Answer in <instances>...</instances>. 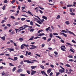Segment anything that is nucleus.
I'll use <instances>...</instances> for the list:
<instances>
[{
    "label": "nucleus",
    "mask_w": 76,
    "mask_h": 76,
    "mask_svg": "<svg viewBox=\"0 0 76 76\" xmlns=\"http://www.w3.org/2000/svg\"><path fill=\"white\" fill-rule=\"evenodd\" d=\"M20 57L21 58H23L24 57V56L23 55L20 56Z\"/></svg>",
    "instance_id": "nucleus-62"
},
{
    "label": "nucleus",
    "mask_w": 76,
    "mask_h": 76,
    "mask_svg": "<svg viewBox=\"0 0 76 76\" xmlns=\"http://www.w3.org/2000/svg\"><path fill=\"white\" fill-rule=\"evenodd\" d=\"M26 21L27 22L29 23L30 22V20H26Z\"/></svg>",
    "instance_id": "nucleus-56"
},
{
    "label": "nucleus",
    "mask_w": 76,
    "mask_h": 76,
    "mask_svg": "<svg viewBox=\"0 0 76 76\" xmlns=\"http://www.w3.org/2000/svg\"><path fill=\"white\" fill-rule=\"evenodd\" d=\"M34 36H32V37L31 38L29 39V41H32L33 40V38H34Z\"/></svg>",
    "instance_id": "nucleus-17"
},
{
    "label": "nucleus",
    "mask_w": 76,
    "mask_h": 76,
    "mask_svg": "<svg viewBox=\"0 0 76 76\" xmlns=\"http://www.w3.org/2000/svg\"><path fill=\"white\" fill-rule=\"evenodd\" d=\"M59 72H60V73H61L62 74L63 73H64V71L62 69H59Z\"/></svg>",
    "instance_id": "nucleus-10"
},
{
    "label": "nucleus",
    "mask_w": 76,
    "mask_h": 76,
    "mask_svg": "<svg viewBox=\"0 0 76 76\" xmlns=\"http://www.w3.org/2000/svg\"><path fill=\"white\" fill-rule=\"evenodd\" d=\"M66 44H67L69 45H70L71 46H73L72 45H71L70 43H69L66 42Z\"/></svg>",
    "instance_id": "nucleus-21"
},
{
    "label": "nucleus",
    "mask_w": 76,
    "mask_h": 76,
    "mask_svg": "<svg viewBox=\"0 0 76 76\" xmlns=\"http://www.w3.org/2000/svg\"><path fill=\"white\" fill-rule=\"evenodd\" d=\"M65 66H66L68 67H70V65H69V64H66V65H65Z\"/></svg>",
    "instance_id": "nucleus-34"
},
{
    "label": "nucleus",
    "mask_w": 76,
    "mask_h": 76,
    "mask_svg": "<svg viewBox=\"0 0 76 76\" xmlns=\"http://www.w3.org/2000/svg\"><path fill=\"white\" fill-rule=\"evenodd\" d=\"M24 48H25V47L24 46V45H22L21 46V49H23Z\"/></svg>",
    "instance_id": "nucleus-25"
},
{
    "label": "nucleus",
    "mask_w": 76,
    "mask_h": 76,
    "mask_svg": "<svg viewBox=\"0 0 76 76\" xmlns=\"http://www.w3.org/2000/svg\"><path fill=\"white\" fill-rule=\"evenodd\" d=\"M65 24H66V25H69V21H66V22H65Z\"/></svg>",
    "instance_id": "nucleus-14"
},
{
    "label": "nucleus",
    "mask_w": 76,
    "mask_h": 76,
    "mask_svg": "<svg viewBox=\"0 0 76 76\" xmlns=\"http://www.w3.org/2000/svg\"><path fill=\"white\" fill-rule=\"evenodd\" d=\"M41 38L40 37H39L37 36V37H35L34 38V39H38V38Z\"/></svg>",
    "instance_id": "nucleus-39"
},
{
    "label": "nucleus",
    "mask_w": 76,
    "mask_h": 76,
    "mask_svg": "<svg viewBox=\"0 0 76 76\" xmlns=\"http://www.w3.org/2000/svg\"><path fill=\"white\" fill-rule=\"evenodd\" d=\"M68 58H73V56H72L70 55L68 56Z\"/></svg>",
    "instance_id": "nucleus-28"
},
{
    "label": "nucleus",
    "mask_w": 76,
    "mask_h": 76,
    "mask_svg": "<svg viewBox=\"0 0 76 76\" xmlns=\"http://www.w3.org/2000/svg\"><path fill=\"white\" fill-rule=\"evenodd\" d=\"M51 69H49L47 70V72L48 73H50V72L51 71Z\"/></svg>",
    "instance_id": "nucleus-13"
},
{
    "label": "nucleus",
    "mask_w": 76,
    "mask_h": 76,
    "mask_svg": "<svg viewBox=\"0 0 76 76\" xmlns=\"http://www.w3.org/2000/svg\"><path fill=\"white\" fill-rule=\"evenodd\" d=\"M23 46H25V47H29V45L28 44H27V45H26L25 44H23Z\"/></svg>",
    "instance_id": "nucleus-15"
},
{
    "label": "nucleus",
    "mask_w": 76,
    "mask_h": 76,
    "mask_svg": "<svg viewBox=\"0 0 76 76\" xmlns=\"http://www.w3.org/2000/svg\"><path fill=\"white\" fill-rule=\"evenodd\" d=\"M27 73L29 74V75H30V71H29V70H27Z\"/></svg>",
    "instance_id": "nucleus-46"
},
{
    "label": "nucleus",
    "mask_w": 76,
    "mask_h": 76,
    "mask_svg": "<svg viewBox=\"0 0 76 76\" xmlns=\"http://www.w3.org/2000/svg\"><path fill=\"white\" fill-rule=\"evenodd\" d=\"M40 67L42 69H45L44 66L43 65H40Z\"/></svg>",
    "instance_id": "nucleus-26"
},
{
    "label": "nucleus",
    "mask_w": 76,
    "mask_h": 76,
    "mask_svg": "<svg viewBox=\"0 0 76 76\" xmlns=\"http://www.w3.org/2000/svg\"><path fill=\"white\" fill-rule=\"evenodd\" d=\"M54 53L56 55H57L58 54V53L56 51H55L54 52Z\"/></svg>",
    "instance_id": "nucleus-55"
},
{
    "label": "nucleus",
    "mask_w": 76,
    "mask_h": 76,
    "mask_svg": "<svg viewBox=\"0 0 76 76\" xmlns=\"http://www.w3.org/2000/svg\"><path fill=\"white\" fill-rule=\"evenodd\" d=\"M10 66H14V65L12 64V63H10L9 64Z\"/></svg>",
    "instance_id": "nucleus-43"
},
{
    "label": "nucleus",
    "mask_w": 76,
    "mask_h": 76,
    "mask_svg": "<svg viewBox=\"0 0 76 76\" xmlns=\"http://www.w3.org/2000/svg\"><path fill=\"white\" fill-rule=\"evenodd\" d=\"M70 51L71 52H72V53H75V51L73 50L72 49H70Z\"/></svg>",
    "instance_id": "nucleus-27"
},
{
    "label": "nucleus",
    "mask_w": 76,
    "mask_h": 76,
    "mask_svg": "<svg viewBox=\"0 0 76 76\" xmlns=\"http://www.w3.org/2000/svg\"><path fill=\"white\" fill-rule=\"evenodd\" d=\"M61 32H62V33H66L67 32L69 33V34H72V35H74V36H76V35L74 34V33L73 32H72L70 31H67H67H65L64 30H62L61 31Z\"/></svg>",
    "instance_id": "nucleus-1"
},
{
    "label": "nucleus",
    "mask_w": 76,
    "mask_h": 76,
    "mask_svg": "<svg viewBox=\"0 0 76 76\" xmlns=\"http://www.w3.org/2000/svg\"><path fill=\"white\" fill-rule=\"evenodd\" d=\"M26 20V18H21V20L22 21L24 20Z\"/></svg>",
    "instance_id": "nucleus-49"
},
{
    "label": "nucleus",
    "mask_w": 76,
    "mask_h": 76,
    "mask_svg": "<svg viewBox=\"0 0 76 76\" xmlns=\"http://www.w3.org/2000/svg\"><path fill=\"white\" fill-rule=\"evenodd\" d=\"M22 69H18V70H17V72H22Z\"/></svg>",
    "instance_id": "nucleus-11"
},
{
    "label": "nucleus",
    "mask_w": 76,
    "mask_h": 76,
    "mask_svg": "<svg viewBox=\"0 0 76 76\" xmlns=\"http://www.w3.org/2000/svg\"><path fill=\"white\" fill-rule=\"evenodd\" d=\"M31 72H32L34 74L36 72V71L33 70H31Z\"/></svg>",
    "instance_id": "nucleus-38"
},
{
    "label": "nucleus",
    "mask_w": 76,
    "mask_h": 76,
    "mask_svg": "<svg viewBox=\"0 0 76 76\" xmlns=\"http://www.w3.org/2000/svg\"><path fill=\"white\" fill-rule=\"evenodd\" d=\"M16 68L15 67H14L12 69V71L13 72H14L16 70Z\"/></svg>",
    "instance_id": "nucleus-22"
},
{
    "label": "nucleus",
    "mask_w": 76,
    "mask_h": 76,
    "mask_svg": "<svg viewBox=\"0 0 76 76\" xmlns=\"http://www.w3.org/2000/svg\"><path fill=\"white\" fill-rule=\"evenodd\" d=\"M15 2V0H13L11 1V4H13Z\"/></svg>",
    "instance_id": "nucleus-36"
},
{
    "label": "nucleus",
    "mask_w": 76,
    "mask_h": 76,
    "mask_svg": "<svg viewBox=\"0 0 76 76\" xmlns=\"http://www.w3.org/2000/svg\"><path fill=\"white\" fill-rule=\"evenodd\" d=\"M10 12H15V11L14 10H10Z\"/></svg>",
    "instance_id": "nucleus-61"
},
{
    "label": "nucleus",
    "mask_w": 76,
    "mask_h": 76,
    "mask_svg": "<svg viewBox=\"0 0 76 76\" xmlns=\"http://www.w3.org/2000/svg\"><path fill=\"white\" fill-rule=\"evenodd\" d=\"M42 35L44 36L45 35V34L44 33H40L38 35V36H42Z\"/></svg>",
    "instance_id": "nucleus-9"
},
{
    "label": "nucleus",
    "mask_w": 76,
    "mask_h": 76,
    "mask_svg": "<svg viewBox=\"0 0 76 76\" xmlns=\"http://www.w3.org/2000/svg\"><path fill=\"white\" fill-rule=\"evenodd\" d=\"M36 67V66H31V69L33 70V69H34Z\"/></svg>",
    "instance_id": "nucleus-16"
},
{
    "label": "nucleus",
    "mask_w": 76,
    "mask_h": 76,
    "mask_svg": "<svg viewBox=\"0 0 76 76\" xmlns=\"http://www.w3.org/2000/svg\"><path fill=\"white\" fill-rule=\"evenodd\" d=\"M20 64L21 65H23V61H22L20 62Z\"/></svg>",
    "instance_id": "nucleus-59"
},
{
    "label": "nucleus",
    "mask_w": 76,
    "mask_h": 76,
    "mask_svg": "<svg viewBox=\"0 0 76 76\" xmlns=\"http://www.w3.org/2000/svg\"><path fill=\"white\" fill-rule=\"evenodd\" d=\"M29 61V60H25L24 61V62H27V64H33L34 61Z\"/></svg>",
    "instance_id": "nucleus-2"
},
{
    "label": "nucleus",
    "mask_w": 76,
    "mask_h": 76,
    "mask_svg": "<svg viewBox=\"0 0 76 76\" xmlns=\"http://www.w3.org/2000/svg\"><path fill=\"white\" fill-rule=\"evenodd\" d=\"M11 18L13 19H15V18L12 15L11 16Z\"/></svg>",
    "instance_id": "nucleus-37"
},
{
    "label": "nucleus",
    "mask_w": 76,
    "mask_h": 76,
    "mask_svg": "<svg viewBox=\"0 0 76 76\" xmlns=\"http://www.w3.org/2000/svg\"><path fill=\"white\" fill-rule=\"evenodd\" d=\"M50 27L49 26L48 27V28H46L45 30L47 31H48L49 30V29H50Z\"/></svg>",
    "instance_id": "nucleus-20"
},
{
    "label": "nucleus",
    "mask_w": 76,
    "mask_h": 76,
    "mask_svg": "<svg viewBox=\"0 0 76 76\" xmlns=\"http://www.w3.org/2000/svg\"><path fill=\"white\" fill-rule=\"evenodd\" d=\"M46 37H44L42 38L44 40H46Z\"/></svg>",
    "instance_id": "nucleus-45"
},
{
    "label": "nucleus",
    "mask_w": 76,
    "mask_h": 76,
    "mask_svg": "<svg viewBox=\"0 0 76 76\" xmlns=\"http://www.w3.org/2000/svg\"><path fill=\"white\" fill-rule=\"evenodd\" d=\"M23 12H25L28 14H30L32 16H34V15H33L32 14L31 12H30V11H28V12H27L26 11H25L23 10Z\"/></svg>",
    "instance_id": "nucleus-4"
},
{
    "label": "nucleus",
    "mask_w": 76,
    "mask_h": 76,
    "mask_svg": "<svg viewBox=\"0 0 76 76\" xmlns=\"http://www.w3.org/2000/svg\"><path fill=\"white\" fill-rule=\"evenodd\" d=\"M56 76H58L60 74V73L59 72H56Z\"/></svg>",
    "instance_id": "nucleus-30"
},
{
    "label": "nucleus",
    "mask_w": 76,
    "mask_h": 76,
    "mask_svg": "<svg viewBox=\"0 0 76 76\" xmlns=\"http://www.w3.org/2000/svg\"><path fill=\"white\" fill-rule=\"evenodd\" d=\"M19 40L20 41H21V40H23V38H19Z\"/></svg>",
    "instance_id": "nucleus-60"
},
{
    "label": "nucleus",
    "mask_w": 76,
    "mask_h": 76,
    "mask_svg": "<svg viewBox=\"0 0 76 76\" xmlns=\"http://www.w3.org/2000/svg\"><path fill=\"white\" fill-rule=\"evenodd\" d=\"M14 23L15 24V25H18L19 24L18 22L15 23Z\"/></svg>",
    "instance_id": "nucleus-53"
},
{
    "label": "nucleus",
    "mask_w": 76,
    "mask_h": 76,
    "mask_svg": "<svg viewBox=\"0 0 76 76\" xmlns=\"http://www.w3.org/2000/svg\"><path fill=\"white\" fill-rule=\"evenodd\" d=\"M60 34L63 35H64V36L65 37H67V35L66 34H65L64 33H62V32H60Z\"/></svg>",
    "instance_id": "nucleus-6"
},
{
    "label": "nucleus",
    "mask_w": 76,
    "mask_h": 76,
    "mask_svg": "<svg viewBox=\"0 0 76 76\" xmlns=\"http://www.w3.org/2000/svg\"><path fill=\"white\" fill-rule=\"evenodd\" d=\"M53 74V73L52 72H51L50 74V76H52Z\"/></svg>",
    "instance_id": "nucleus-52"
},
{
    "label": "nucleus",
    "mask_w": 76,
    "mask_h": 76,
    "mask_svg": "<svg viewBox=\"0 0 76 76\" xmlns=\"http://www.w3.org/2000/svg\"><path fill=\"white\" fill-rule=\"evenodd\" d=\"M20 76H25L26 75L23 74H22L20 75Z\"/></svg>",
    "instance_id": "nucleus-58"
},
{
    "label": "nucleus",
    "mask_w": 76,
    "mask_h": 76,
    "mask_svg": "<svg viewBox=\"0 0 76 76\" xmlns=\"http://www.w3.org/2000/svg\"><path fill=\"white\" fill-rule=\"evenodd\" d=\"M8 1H7V0H5L4 1V3H8Z\"/></svg>",
    "instance_id": "nucleus-44"
},
{
    "label": "nucleus",
    "mask_w": 76,
    "mask_h": 76,
    "mask_svg": "<svg viewBox=\"0 0 76 76\" xmlns=\"http://www.w3.org/2000/svg\"><path fill=\"white\" fill-rule=\"evenodd\" d=\"M7 26H8L9 27H10L11 26V25L10 24H7Z\"/></svg>",
    "instance_id": "nucleus-48"
},
{
    "label": "nucleus",
    "mask_w": 76,
    "mask_h": 76,
    "mask_svg": "<svg viewBox=\"0 0 76 76\" xmlns=\"http://www.w3.org/2000/svg\"><path fill=\"white\" fill-rule=\"evenodd\" d=\"M34 30V29H31L30 30V31H31V32H33Z\"/></svg>",
    "instance_id": "nucleus-54"
},
{
    "label": "nucleus",
    "mask_w": 76,
    "mask_h": 76,
    "mask_svg": "<svg viewBox=\"0 0 76 76\" xmlns=\"http://www.w3.org/2000/svg\"><path fill=\"white\" fill-rule=\"evenodd\" d=\"M51 40V38H49L48 39V40H47V42H49L50 41V40Z\"/></svg>",
    "instance_id": "nucleus-63"
},
{
    "label": "nucleus",
    "mask_w": 76,
    "mask_h": 76,
    "mask_svg": "<svg viewBox=\"0 0 76 76\" xmlns=\"http://www.w3.org/2000/svg\"><path fill=\"white\" fill-rule=\"evenodd\" d=\"M61 50L64 51H66V48L64 45H62L61 47Z\"/></svg>",
    "instance_id": "nucleus-3"
},
{
    "label": "nucleus",
    "mask_w": 76,
    "mask_h": 76,
    "mask_svg": "<svg viewBox=\"0 0 76 76\" xmlns=\"http://www.w3.org/2000/svg\"><path fill=\"white\" fill-rule=\"evenodd\" d=\"M60 18V16L59 15H58L57 16V17L56 18V19H58L59 18Z\"/></svg>",
    "instance_id": "nucleus-47"
},
{
    "label": "nucleus",
    "mask_w": 76,
    "mask_h": 76,
    "mask_svg": "<svg viewBox=\"0 0 76 76\" xmlns=\"http://www.w3.org/2000/svg\"><path fill=\"white\" fill-rule=\"evenodd\" d=\"M53 35L55 36H57L58 35V34L57 33H53Z\"/></svg>",
    "instance_id": "nucleus-24"
},
{
    "label": "nucleus",
    "mask_w": 76,
    "mask_h": 76,
    "mask_svg": "<svg viewBox=\"0 0 76 76\" xmlns=\"http://www.w3.org/2000/svg\"><path fill=\"white\" fill-rule=\"evenodd\" d=\"M22 17H23V16H24V17H26V18H28V16H27V15H22Z\"/></svg>",
    "instance_id": "nucleus-41"
},
{
    "label": "nucleus",
    "mask_w": 76,
    "mask_h": 76,
    "mask_svg": "<svg viewBox=\"0 0 76 76\" xmlns=\"http://www.w3.org/2000/svg\"><path fill=\"white\" fill-rule=\"evenodd\" d=\"M37 22L40 24H42V23L40 22V21L39 20L37 21Z\"/></svg>",
    "instance_id": "nucleus-32"
},
{
    "label": "nucleus",
    "mask_w": 76,
    "mask_h": 76,
    "mask_svg": "<svg viewBox=\"0 0 76 76\" xmlns=\"http://www.w3.org/2000/svg\"><path fill=\"white\" fill-rule=\"evenodd\" d=\"M70 15L74 16L75 15V14L73 12L70 13Z\"/></svg>",
    "instance_id": "nucleus-19"
},
{
    "label": "nucleus",
    "mask_w": 76,
    "mask_h": 76,
    "mask_svg": "<svg viewBox=\"0 0 76 76\" xmlns=\"http://www.w3.org/2000/svg\"><path fill=\"white\" fill-rule=\"evenodd\" d=\"M5 7H6V6L5 5H4V6L3 7L2 10H5Z\"/></svg>",
    "instance_id": "nucleus-29"
},
{
    "label": "nucleus",
    "mask_w": 76,
    "mask_h": 76,
    "mask_svg": "<svg viewBox=\"0 0 76 76\" xmlns=\"http://www.w3.org/2000/svg\"><path fill=\"white\" fill-rule=\"evenodd\" d=\"M30 24L31 25H33V22L32 21H31L30 22Z\"/></svg>",
    "instance_id": "nucleus-31"
},
{
    "label": "nucleus",
    "mask_w": 76,
    "mask_h": 76,
    "mask_svg": "<svg viewBox=\"0 0 76 76\" xmlns=\"http://www.w3.org/2000/svg\"><path fill=\"white\" fill-rule=\"evenodd\" d=\"M11 34L12 35H13L14 34H15V32L14 31H12L11 32Z\"/></svg>",
    "instance_id": "nucleus-64"
},
{
    "label": "nucleus",
    "mask_w": 76,
    "mask_h": 76,
    "mask_svg": "<svg viewBox=\"0 0 76 76\" xmlns=\"http://www.w3.org/2000/svg\"><path fill=\"white\" fill-rule=\"evenodd\" d=\"M18 57H14V60L15 61L16 60L18 59Z\"/></svg>",
    "instance_id": "nucleus-33"
},
{
    "label": "nucleus",
    "mask_w": 76,
    "mask_h": 76,
    "mask_svg": "<svg viewBox=\"0 0 76 76\" xmlns=\"http://www.w3.org/2000/svg\"><path fill=\"white\" fill-rule=\"evenodd\" d=\"M35 25H36L37 26H38V27H40V26L39 25V24H37V23H35Z\"/></svg>",
    "instance_id": "nucleus-57"
},
{
    "label": "nucleus",
    "mask_w": 76,
    "mask_h": 76,
    "mask_svg": "<svg viewBox=\"0 0 76 76\" xmlns=\"http://www.w3.org/2000/svg\"><path fill=\"white\" fill-rule=\"evenodd\" d=\"M56 37L59 38L60 39L62 40V39L59 36H56Z\"/></svg>",
    "instance_id": "nucleus-35"
},
{
    "label": "nucleus",
    "mask_w": 76,
    "mask_h": 76,
    "mask_svg": "<svg viewBox=\"0 0 76 76\" xmlns=\"http://www.w3.org/2000/svg\"><path fill=\"white\" fill-rule=\"evenodd\" d=\"M10 50V52H11L12 51H13L14 50V49L12 48H7L5 50Z\"/></svg>",
    "instance_id": "nucleus-7"
},
{
    "label": "nucleus",
    "mask_w": 76,
    "mask_h": 76,
    "mask_svg": "<svg viewBox=\"0 0 76 76\" xmlns=\"http://www.w3.org/2000/svg\"><path fill=\"white\" fill-rule=\"evenodd\" d=\"M42 18L43 19H45V20H47V19H48L45 16H43L42 17Z\"/></svg>",
    "instance_id": "nucleus-12"
},
{
    "label": "nucleus",
    "mask_w": 76,
    "mask_h": 76,
    "mask_svg": "<svg viewBox=\"0 0 76 76\" xmlns=\"http://www.w3.org/2000/svg\"><path fill=\"white\" fill-rule=\"evenodd\" d=\"M53 37V34L51 33L50 34V38H52Z\"/></svg>",
    "instance_id": "nucleus-18"
},
{
    "label": "nucleus",
    "mask_w": 76,
    "mask_h": 76,
    "mask_svg": "<svg viewBox=\"0 0 76 76\" xmlns=\"http://www.w3.org/2000/svg\"><path fill=\"white\" fill-rule=\"evenodd\" d=\"M72 6V5H68L66 6L67 7H71Z\"/></svg>",
    "instance_id": "nucleus-23"
},
{
    "label": "nucleus",
    "mask_w": 76,
    "mask_h": 76,
    "mask_svg": "<svg viewBox=\"0 0 76 76\" xmlns=\"http://www.w3.org/2000/svg\"><path fill=\"white\" fill-rule=\"evenodd\" d=\"M0 38L2 40H3V41H4L5 39V36H3V37H0Z\"/></svg>",
    "instance_id": "nucleus-8"
},
{
    "label": "nucleus",
    "mask_w": 76,
    "mask_h": 76,
    "mask_svg": "<svg viewBox=\"0 0 76 76\" xmlns=\"http://www.w3.org/2000/svg\"><path fill=\"white\" fill-rule=\"evenodd\" d=\"M39 11L40 12L41 14H42L43 13V12L41 10H39Z\"/></svg>",
    "instance_id": "nucleus-50"
},
{
    "label": "nucleus",
    "mask_w": 76,
    "mask_h": 76,
    "mask_svg": "<svg viewBox=\"0 0 76 76\" xmlns=\"http://www.w3.org/2000/svg\"><path fill=\"white\" fill-rule=\"evenodd\" d=\"M30 46L32 47L30 48V49H31V50H34V48H37L36 46H34L33 45H30Z\"/></svg>",
    "instance_id": "nucleus-5"
},
{
    "label": "nucleus",
    "mask_w": 76,
    "mask_h": 76,
    "mask_svg": "<svg viewBox=\"0 0 76 76\" xmlns=\"http://www.w3.org/2000/svg\"><path fill=\"white\" fill-rule=\"evenodd\" d=\"M41 72L42 75L45 74V72L44 71H42Z\"/></svg>",
    "instance_id": "nucleus-42"
},
{
    "label": "nucleus",
    "mask_w": 76,
    "mask_h": 76,
    "mask_svg": "<svg viewBox=\"0 0 76 76\" xmlns=\"http://www.w3.org/2000/svg\"><path fill=\"white\" fill-rule=\"evenodd\" d=\"M6 21H5V20H3L1 22V23L2 24H3L4 23V22H5Z\"/></svg>",
    "instance_id": "nucleus-40"
},
{
    "label": "nucleus",
    "mask_w": 76,
    "mask_h": 76,
    "mask_svg": "<svg viewBox=\"0 0 76 76\" xmlns=\"http://www.w3.org/2000/svg\"><path fill=\"white\" fill-rule=\"evenodd\" d=\"M35 55L39 57H41V56L38 54H36Z\"/></svg>",
    "instance_id": "nucleus-51"
}]
</instances>
